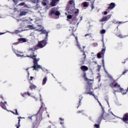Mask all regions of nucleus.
I'll use <instances>...</instances> for the list:
<instances>
[{"label": "nucleus", "mask_w": 128, "mask_h": 128, "mask_svg": "<svg viewBox=\"0 0 128 128\" xmlns=\"http://www.w3.org/2000/svg\"><path fill=\"white\" fill-rule=\"evenodd\" d=\"M66 10L68 14H67V20H72V16L74 14H78V12H80L78 9H75L74 0L70 1L69 4H68Z\"/></svg>", "instance_id": "f257e3e1"}, {"label": "nucleus", "mask_w": 128, "mask_h": 128, "mask_svg": "<svg viewBox=\"0 0 128 128\" xmlns=\"http://www.w3.org/2000/svg\"><path fill=\"white\" fill-rule=\"evenodd\" d=\"M83 78L84 80L88 84V86H86V94H90V96H94V98L96 100V96H94V89L92 88V87L90 86H92V84L94 82V79L90 80L86 78V74L84 73L83 75Z\"/></svg>", "instance_id": "f03ea898"}, {"label": "nucleus", "mask_w": 128, "mask_h": 128, "mask_svg": "<svg viewBox=\"0 0 128 128\" xmlns=\"http://www.w3.org/2000/svg\"><path fill=\"white\" fill-rule=\"evenodd\" d=\"M29 52H32V54H30V56H26L27 58H32L34 60V66H32V68H34L33 70H36L38 68H42V70H43L44 69H42L41 66H40L38 64V62L40 60V58L36 59V55H34V50L32 51L30 50H29Z\"/></svg>", "instance_id": "7ed1b4c3"}, {"label": "nucleus", "mask_w": 128, "mask_h": 128, "mask_svg": "<svg viewBox=\"0 0 128 128\" xmlns=\"http://www.w3.org/2000/svg\"><path fill=\"white\" fill-rule=\"evenodd\" d=\"M110 86L113 88L114 92H120L122 90V88H120L119 84L116 82L114 81V82L110 84Z\"/></svg>", "instance_id": "20e7f679"}, {"label": "nucleus", "mask_w": 128, "mask_h": 128, "mask_svg": "<svg viewBox=\"0 0 128 128\" xmlns=\"http://www.w3.org/2000/svg\"><path fill=\"white\" fill-rule=\"evenodd\" d=\"M38 28L37 29H36V30L38 31V32H42V34H46V38H45L46 40H48V32L44 30V26H38Z\"/></svg>", "instance_id": "39448f33"}, {"label": "nucleus", "mask_w": 128, "mask_h": 128, "mask_svg": "<svg viewBox=\"0 0 128 128\" xmlns=\"http://www.w3.org/2000/svg\"><path fill=\"white\" fill-rule=\"evenodd\" d=\"M46 41L43 40L38 42V48H42L44 46H46Z\"/></svg>", "instance_id": "423d86ee"}, {"label": "nucleus", "mask_w": 128, "mask_h": 128, "mask_svg": "<svg viewBox=\"0 0 128 128\" xmlns=\"http://www.w3.org/2000/svg\"><path fill=\"white\" fill-rule=\"evenodd\" d=\"M110 18H112V15H108V16H104L100 20V22H108V20H110Z\"/></svg>", "instance_id": "0eeeda50"}, {"label": "nucleus", "mask_w": 128, "mask_h": 128, "mask_svg": "<svg viewBox=\"0 0 128 128\" xmlns=\"http://www.w3.org/2000/svg\"><path fill=\"white\" fill-rule=\"evenodd\" d=\"M50 12L52 14H54L55 16H60V13L58 12V8H56L52 9Z\"/></svg>", "instance_id": "6e6552de"}, {"label": "nucleus", "mask_w": 128, "mask_h": 128, "mask_svg": "<svg viewBox=\"0 0 128 128\" xmlns=\"http://www.w3.org/2000/svg\"><path fill=\"white\" fill-rule=\"evenodd\" d=\"M14 52L17 56H20V58H26V56H24V54H24V52H18V50H15V51H14Z\"/></svg>", "instance_id": "1a4fd4ad"}, {"label": "nucleus", "mask_w": 128, "mask_h": 128, "mask_svg": "<svg viewBox=\"0 0 128 128\" xmlns=\"http://www.w3.org/2000/svg\"><path fill=\"white\" fill-rule=\"evenodd\" d=\"M6 102H4V103L2 102L0 104L1 108H2L3 110H6Z\"/></svg>", "instance_id": "9d476101"}, {"label": "nucleus", "mask_w": 128, "mask_h": 128, "mask_svg": "<svg viewBox=\"0 0 128 128\" xmlns=\"http://www.w3.org/2000/svg\"><path fill=\"white\" fill-rule=\"evenodd\" d=\"M60 0H52V2L50 3V6H56L58 4V2H59Z\"/></svg>", "instance_id": "9b49d317"}, {"label": "nucleus", "mask_w": 128, "mask_h": 128, "mask_svg": "<svg viewBox=\"0 0 128 128\" xmlns=\"http://www.w3.org/2000/svg\"><path fill=\"white\" fill-rule=\"evenodd\" d=\"M116 118H118V117L114 116V114H112V112H110V120H116Z\"/></svg>", "instance_id": "f8f14e48"}, {"label": "nucleus", "mask_w": 128, "mask_h": 128, "mask_svg": "<svg viewBox=\"0 0 128 128\" xmlns=\"http://www.w3.org/2000/svg\"><path fill=\"white\" fill-rule=\"evenodd\" d=\"M116 8V4L112 2L110 4L108 8V10H112V8Z\"/></svg>", "instance_id": "ddd939ff"}, {"label": "nucleus", "mask_w": 128, "mask_h": 128, "mask_svg": "<svg viewBox=\"0 0 128 128\" xmlns=\"http://www.w3.org/2000/svg\"><path fill=\"white\" fill-rule=\"evenodd\" d=\"M122 120H124V122H128V114H125V115L124 116Z\"/></svg>", "instance_id": "4468645a"}, {"label": "nucleus", "mask_w": 128, "mask_h": 128, "mask_svg": "<svg viewBox=\"0 0 128 128\" xmlns=\"http://www.w3.org/2000/svg\"><path fill=\"white\" fill-rule=\"evenodd\" d=\"M103 46L104 48H103L101 51L102 56H104V53L106 52V47H104V43H103Z\"/></svg>", "instance_id": "2eb2a0df"}, {"label": "nucleus", "mask_w": 128, "mask_h": 128, "mask_svg": "<svg viewBox=\"0 0 128 128\" xmlns=\"http://www.w3.org/2000/svg\"><path fill=\"white\" fill-rule=\"evenodd\" d=\"M19 42H28V40L26 38H21L18 39Z\"/></svg>", "instance_id": "dca6fc26"}, {"label": "nucleus", "mask_w": 128, "mask_h": 128, "mask_svg": "<svg viewBox=\"0 0 128 128\" xmlns=\"http://www.w3.org/2000/svg\"><path fill=\"white\" fill-rule=\"evenodd\" d=\"M48 80V78L45 77L43 80L42 82V85L44 86V84L46 83V81Z\"/></svg>", "instance_id": "f3484780"}, {"label": "nucleus", "mask_w": 128, "mask_h": 128, "mask_svg": "<svg viewBox=\"0 0 128 128\" xmlns=\"http://www.w3.org/2000/svg\"><path fill=\"white\" fill-rule=\"evenodd\" d=\"M81 70L84 72V70H88V68L86 66H81Z\"/></svg>", "instance_id": "a211bd4d"}, {"label": "nucleus", "mask_w": 128, "mask_h": 128, "mask_svg": "<svg viewBox=\"0 0 128 128\" xmlns=\"http://www.w3.org/2000/svg\"><path fill=\"white\" fill-rule=\"evenodd\" d=\"M26 14H28L27 12H26L24 11H22L20 12V16H26Z\"/></svg>", "instance_id": "6ab92c4d"}, {"label": "nucleus", "mask_w": 128, "mask_h": 128, "mask_svg": "<svg viewBox=\"0 0 128 128\" xmlns=\"http://www.w3.org/2000/svg\"><path fill=\"white\" fill-rule=\"evenodd\" d=\"M75 38L76 40V46L78 48V49L80 50V43H78V37H75Z\"/></svg>", "instance_id": "aec40b11"}, {"label": "nucleus", "mask_w": 128, "mask_h": 128, "mask_svg": "<svg viewBox=\"0 0 128 128\" xmlns=\"http://www.w3.org/2000/svg\"><path fill=\"white\" fill-rule=\"evenodd\" d=\"M28 28L30 30H35V28H35L34 25H28Z\"/></svg>", "instance_id": "412c9836"}, {"label": "nucleus", "mask_w": 128, "mask_h": 128, "mask_svg": "<svg viewBox=\"0 0 128 128\" xmlns=\"http://www.w3.org/2000/svg\"><path fill=\"white\" fill-rule=\"evenodd\" d=\"M30 88L31 90H34L36 88V85L34 84H31V85L30 86Z\"/></svg>", "instance_id": "4be33fe9"}, {"label": "nucleus", "mask_w": 128, "mask_h": 128, "mask_svg": "<svg viewBox=\"0 0 128 128\" xmlns=\"http://www.w3.org/2000/svg\"><path fill=\"white\" fill-rule=\"evenodd\" d=\"M40 100L41 102V108H42V106H44V102H42V94H40Z\"/></svg>", "instance_id": "5701e85b"}, {"label": "nucleus", "mask_w": 128, "mask_h": 128, "mask_svg": "<svg viewBox=\"0 0 128 128\" xmlns=\"http://www.w3.org/2000/svg\"><path fill=\"white\" fill-rule=\"evenodd\" d=\"M46 4H48V0H43L42 2V4L46 6Z\"/></svg>", "instance_id": "b1692460"}, {"label": "nucleus", "mask_w": 128, "mask_h": 128, "mask_svg": "<svg viewBox=\"0 0 128 128\" xmlns=\"http://www.w3.org/2000/svg\"><path fill=\"white\" fill-rule=\"evenodd\" d=\"M82 4L84 8H88V2H84L82 3Z\"/></svg>", "instance_id": "393cba45"}, {"label": "nucleus", "mask_w": 128, "mask_h": 128, "mask_svg": "<svg viewBox=\"0 0 128 128\" xmlns=\"http://www.w3.org/2000/svg\"><path fill=\"white\" fill-rule=\"evenodd\" d=\"M28 94L29 96H32L34 98H35V100H36V102L38 101V98H36V97L34 96H30V92H28Z\"/></svg>", "instance_id": "a878e982"}, {"label": "nucleus", "mask_w": 128, "mask_h": 128, "mask_svg": "<svg viewBox=\"0 0 128 128\" xmlns=\"http://www.w3.org/2000/svg\"><path fill=\"white\" fill-rule=\"evenodd\" d=\"M120 92L122 93V94H126V92H128L126 90H124L123 88Z\"/></svg>", "instance_id": "bb28decb"}, {"label": "nucleus", "mask_w": 128, "mask_h": 128, "mask_svg": "<svg viewBox=\"0 0 128 128\" xmlns=\"http://www.w3.org/2000/svg\"><path fill=\"white\" fill-rule=\"evenodd\" d=\"M18 126H17V128H20V118H22L21 117H18Z\"/></svg>", "instance_id": "cd10ccee"}, {"label": "nucleus", "mask_w": 128, "mask_h": 128, "mask_svg": "<svg viewBox=\"0 0 128 128\" xmlns=\"http://www.w3.org/2000/svg\"><path fill=\"white\" fill-rule=\"evenodd\" d=\"M12 114H16V116H18V110H15V112L16 114H14V112H12V111H10Z\"/></svg>", "instance_id": "c85d7f7f"}, {"label": "nucleus", "mask_w": 128, "mask_h": 128, "mask_svg": "<svg viewBox=\"0 0 128 128\" xmlns=\"http://www.w3.org/2000/svg\"><path fill=\"white\" fill-rule=\"evenodd\" d=\"M97 58H102V54L98 53L97 54Z\"/></svg>", "instance_id": "c756f323"}, {"label": "nucleus", "mask_w": 128, "mask_h": 128, "mask_svg": "<svg viewBox=\"0 0 128 128\" xmlns=\"http://www.w3.org/2000/svg\"><path fill=\"white\" fill-rule=\"evenodd\" d=\"M101 34H106V30H102L100 32Z\"/></svg>", "instance_id": "7c9ffc66"}, {"label": "nucleus", "mask_w": 128, "mask_h": 128, "mask_svg": "<svg viewBox=\"0 0 128 128\" xmlns=\"http://www.w3.org/2000/svg\"><path fill=\"white\" fill-rule=\"evenodd\" d=\"M78 22V19H74L73 21L72 24H76Z\"/></svg>", "instance_id": "2f4dec72"}, {"label": "nucleus", "mask_w": 128, "mask_h": 128, "mask_svg": "<svg viewBox=\"0 0 128 128\" xmlns=\"http://www.w3.org/2000/svg\"><path fill=\"white\" fill-rule=\"evenodd\" d=\"M32 118H36V116H32L31 117H28V118L29 120H32Z\"/></svg>", "instance_id": "473e14b6"}, {"label": "nucleus", "mask_w": 128, "mask_h": 128, "mask_svg": "<svg viewBox=\"0 0 128 128\" xmlns=\"http://www.w3.org/2000/svg\"><path fill=\"white\" fill-rule=\"evenodd\" d=\"M85 36H90V38H92V34H85Z\"/></svg>", "instance_id": "72a5a7b5"}, {"label": "nucleus", "mask_w": 128, "mask_h": 128, "mask_svg": "<svg viewBox=\"0 0 128 128\" xmlns=\"http://www.w3.org/2000/svg\"><path fill=\"white\" fill-rule=\"evenodd\" d=\"M118 38H126V36H122V34H120L118 36Z\"/></svg>", "instance_id": "f704fd0d"}, {"label": "nucleus", "mask_w": 128, "mask_h": 128, "mask_svg": "<svg viewBox=\"0 0 128 128\" xmlns=\"http://www.w3.org/2000/svg\"><path fill=\"white\" fill-rule=\"evenodd\" d=\"M21 95L22 96H23V98H24V96H26V92H24V93H22L21 94Z\"/></svg>", "instance_id": "c9c22d12"}, {"label": "nucleus", "mask_w": 128, "mask_h": 128, "mask_svg": "<svg viewBox=\"0 0 128 128\" xmlns=\"http://www.w3.org/2000/svg\"><path fill=\"white\" fill-rule=\"evenodd\" d=\"M94 127L96 128H100V124H94Z\"/></svg>", "instance_id": "e433bc0d"}, {"label": "nucleus", "mask_w": 128, "mask_h": 128, "mask_svg": "<svg viewBox=\"0 0 128 128\" xmlns=\"http://www.w3.org/2000/svg\"><path fill=\"white\" fill-rule=\"evenodd\" d=\"M12 0L14 2L15 4H18V0Z\"/></svg>", "instance_id": "4c0bfd02"}, {"label": "nucleus", "mask_w": 128, "mask_h": 128, "mask_svg": "<svg viewBox=\"0 0 128 128\" xmlns=\"http://www.w3.org/2000/svg\"><path fill=\"white\" fill-rule=\"evenodd\" d=\"M20 31L18 30H16L15 31V34H20Z\"/></svg>", "instance_id": "58836bf2"}, {"label": "nucleus", "mask_w": 128, "mask_h": 128, "mask_svg": "<svg viewBox=\"0 0 128 128\" xmlns=\"http://www.w3.org/2000/svg\"><path fill=\"white\" fill-rule=\"evenodd\" d=\"M83 58H84V59L86 58V54L84 53L83 54Z\"/></svg>", "instance_id": "ea45409f"}, {"label": "nucleus", "mask_w": 128, "mask_h": 128, "mask_svg": "<svg viewBox=\"0 0 128 128\" xmlns=\"http://www.w3.org/2000/svg\"><path fill=\"white\" fill-rule=\"evenodd\" d=\"M32 19H30V18H29L28 20H26V22H32Z\"/></svg>", "instance_id": "a19ab883"}, {"label": "nucleus", "mask_w": 128, "mask_h": 128, "mask_svg": "<svg viewBox=\"0 0 128 128\" xmlns=\"http://www.w3.org/2000/svg\"><path fill=\"white\" fill-rule=\"evenodd\" d=\"M128 72V70H125L124 72H123L122 74H126V72Z\"/></svg>", "instance_id": "79ce46f5"}, {"label": "nucleus", "mask_w": 128, "mask_h": 128, "mask_svg": "<svg viewBox=\"0 0 128 128\" xmlns=\"http://www.w3.org/2000/svg\"><path fill=\"white\" fill-rule=\"evenodd\" d=\"M24 2H22L18 4V6H24Z\"/></svg>", "instance_id": "37998d69"}, {"label": "nucleus", "mask_w": 128, "mask_h": 128, "mask_svg": "<svg viewBox=\"0 0 128 128\" xmlns=\"http://www.w3.org/2000/svg\"><path fill=\"white\" fill-rule=\"evenodd\" d=\"M102 62L103 66H104V60H102Z\"/></svg>", "instance_id": "c03bdc74"}, {"label": "nucleus", "mask_w": 128, "mask_h": 128, "mask_svg": "<svg viewBox=\"0 0 128 128\" xmlns=\"http://www.w3.org/2000/svg\"><path fill=\"white\" fill-rule=\"evenodd\" d=\"M104 16H106V14H108V12L105 11V12H104Z\"/></svg>", "instance_id": "a18cd8bd"}, {"label": "nucleus", "mask_w": 128, "mask_h": 128, "mask_svg": "<svg viewBox=\"0 0 128 128\" xmlns=\"http://www.w3.org/2000/svg\"><path fill=\"white\" fill-rule=\"evenodd\" d=\"M38 2H39L38 0H35L34 2H35L36 4H38Z\"/></svg>", "instance_id": "49530a36"}, {"label": "nucleus", "mask_w": 128, "mask_h": 128, "mask_svg": "<svg viewBox=\"0 0 128 128\" xmlns=\"http://www.w3.org/2000/svg\"><path fill=\"white\" fill-rule=\"evenodd\" d=\"M118 24H124V22H118Z\"/></svg>", "instance_id": "de8ad7c7"}, {"label": "nucleus", "mask_w": 128, "mask_h": 128, "mask_svg": "<svg viewBox=\"0 0 128 128\" xmlns=\"http://www.w3.org/2000/svg\"><path fill=\"white\" fill-rule=\"evenodd\" d=\"M32 78H34V77L30 76V80H32Z\"/></svg>", "instance_id": "09e8293b"}, {"label": "nucleus", "mask_w": 128, "mask_h": 128, "mask_svg": "<svg viewBox=\"0 0 128 128\" xmlns=\"http://www.w3.org/2000/svg\"><path fill=\"white\" fill-rule=\"evenodd\" d=\"M20 44V42H16L14 43V44Z\"/></svg>", "instance_id": "8fccbe9b"}, {"label": "nucleus", "mask_w": 128, "mask_h": 128, "mask_svg": "<svg viewBox=\"0 0 128 128\" xmlns=\"http://www.w3.org/2000/svg\"><path fill=\"white\" fill-rule=\"evenodd\" d=\"M98 102H99L100 106H102V104H100V101L98 100Z\"/></svg>", "instance_id": "3c124183"}, {"label": "nucleus", "mask_w": 128, "mask_h": 128, "mask_svg": "<svg viewBox=\"0 0 128 128\" xmlns=\"http://www.w3.org/2000/svg\"><path fill=\"white\" fill-rule=\"evenodd\" d=\"M60 120L62 121L64 120V119H62V118H60Z\"/></svg>", "instance_id": "603ef678"}, {"label": "nucleus", "mask_w": 128, "mask_h": 128, "mask_svg": "<svg viewBox=\"0 0 128 128\" xmlns=\"http://www.w3.org/2000/svg\"><path fill=\"white\" fill-rule=\"evenodd\" d=\"M28 76H30V72H28Z\"/></svg>", "instance_id": "864d4df0"}, {"label": "nucleus", "mask_w": 128, "mask_h": 128, "mask_svg": "<svg viewBox=\"0 0 128 128\" xmlns=\"http://www.w3.org/2000/svg\"><path fill=\"white\" fill-rule=\"evenodd\" d=\"M114 122H118V120Z\"/></svg>", "instance_id": "5fc2aeb1"}, {"label": "nucleus", "mask_w": 128, "mask_h": 128, "mask_svg": "<svg viewBox=\"0 0 128 128\" xmlns=\"http://www.w3.org/2000/svg\"><path fill=\"white\" fill-rule=\"evenodd\" d=\"M4 33H0V34H4Z\"/></svg>", "instance_id": "6e6d98bb"}, {"label": "nucleus", "mask_w": 128, "mask_h": 128, "mask_svg": "<svg viewBox=\"0 0 128 128\" xmlns=\"http://www.w3.org/2000/svg\"><path fill=\"white\" fill-rule=\"evenodd\" d=\"M1 98H2V100H4V98L3 97H1Z\"/></svg>", "instance_id": "4d7b16f0"}, {"label": "nucleus", "mask_w": 128, "mask_h": 128, "mask_svg": "<svg viewBox=\"0 0 128 128\" xmlns=\"http://www.w3.org/2000/svg\"><path fill=\"white\" fill-rule=\"evenodd\" d=\"M78 24H80V22H78Z\"/></svg>", "instance_id": "13d9d810"}, {"label": "nucleus", "mask_w": 128, "mask_h": 128, "mask_svg": "<svg viewBox=\"0 0 128 128\" xmlns=\"http://www.w3.org/2000/svg\"><path fill=\"white\" fill-rule=\"evenodd\" d=\"M108 77H109V78H112V76H108Z\"/></svg>", "instance_id": "bf43d9fd"}, {"label": "nucleus", "mask_w": 128, "mask_h": 128, "mask_svg": "<svg viewBox=\"0 0 128 128\" xmlns=\"http://www.w3.org/2000/svg\"><path fill=\"white\" fill-rule=\"evenodd\" d=\"M60 124H62V122H60Z\"/></svg>", "instance_id": "052dcab7"}, {"label": "nucleus", "mask_w": 128, "mask_h": 128, "mask_svg": "<svg viewBox=\"0 0 128 128\" xmlns=\"http://www.w3.org/2000/svg\"><path fill=\"white\" fill-rule=\"evenodd\" d=\"M28 70V68L26 69V70Z\"/></svg>", "instance_id": "680f3d73"}, {"label": "nucleus", "mask_w": 128, "mask_h": 128, "mask_svg": "<svg viewBox=\"0 0 128 128\" xmlns=\"http://www.w3.org/2000/svg\"><path fill=\"white\" fill-rule=\"evenodd\" d=\"M92 8H94V6H92Z\"/></svg>", "instance_id": "e2e57ef3"}, {"label": "nucleus", "mask_w": 128, "mask_h": 128, "mask_svg": "<svg viewBox=\"0 0 128 128\" xmlns=\"http://www.w3.org/2000/svg\"><path fill=\"white\" fill-rule=\"evenodd\" d=\"M108 102V104H109L108 102Z\"/></svg>", "instance_id": "0e129e2a"}, {"label": "nucleus", "mask_w": 128, "mask_h": 128, "mask_svg": "<svg viewBox=\"0 0 128 128\" xmlns=\"http://www.w3.org/2000/svg\"><path fill=\"white\" fill-rule=\"evenodd\" d=\"M100 80V79H99V82Z\"/></svg>", "instance_id": "69168bd1"}, {"label": "nucleus", "mask_w": 128, "mask_h": 128, "mask_svg": "<svg viewBox=\"0 0 128 128\" xmlns=\"http://www.w3.org/2000/svg\"><path fill=\"white\" fill-rule=\"evenodd\" d=\"M40 110H39V111L38 112H40Z\"/></svg>", "instance_id": "338daca9"}, {"label": "nucleus", "mask_w": 128, "mask_h": 128, "mask_svg": "<svg viewBox=\"0 0 128 128\" xmlns=\"http://www.w3.org/2000/svg\"><path fill=\"white\" fill-rule=\"evenodd\" d=\"M102 110H104V108H102Z\"/></svg>", "instance_id": "774afa93"}]
</instances>
